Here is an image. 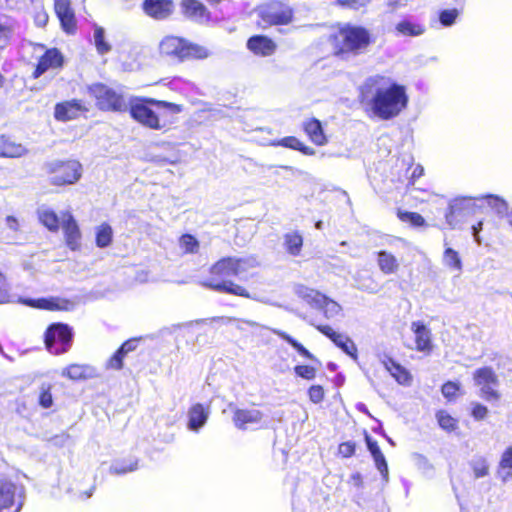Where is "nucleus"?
<instances>
[{
	"mask_svg": "<svg viewBox=\"0 0 512 512\" xmlns=\"http://www.w3.org/2000/svg\"><path fill=\"white\" fill-rule=\"evenodd\" d=\"M87 92L101 111L123 112L127 110L123 94L106 84L93 83L87 87Z\"/></svg>",
	"mask_w": 512,
	"mask_h": 512,
	"instance_id": "5",
	"label": "nucleus"
},
{
	"mask_svg": "<svg viewBox=\"0 0 512 512\" xmlns=\"http://www.w3.org/2000/svg\"><path fill=\"white\" fill-rule=\"evenodd\" d=\"M259 17L264 28L272 25H286L293 18L292 9L279 1L271 0L259 8Z\"/></svg>",
	"mask_w": 512,
	"mask_h": 512,
	"instance_id": "11",
	"label": "nucleus"
},
{
	"mask_svg": "<svg viewBox=\"0 0 512 512\" xmlns=\"http://www.w3.org/2000/svg\"><path fill=\"white\" fill-rule=\"evenodd\" d=\"M210 415V406L196 403L188 410L187 427L193 432H198L207 422Z\"/></svg>",
	"mask_w": 512,
	"mask_h": 512,
	"instance_id": "22",
	"label": "nucleus"
},
{
	"mask_svg": "<svg viewBox=\"0 0 512 512\" xmlns=\"http://www.w3.org/2000/svg\"><path fill=\"white\" fill-rule=\"evenodd\" d=\"M26 148L12 141L8 136L0 134V157L2 158H18L26 154Z\"/></svg>",
	"mask_w": 512,
	"mask_h": 512,
	"instance_id": "26",
	"label": "nucleus"
},
{
	"mask_svg": "<svg viewBox=\"0 0 512 512\" xmlns=\"http://www.w3.org/2000/svg\"><path fill=\"white\" fill-rule=\"evenodd\" d=\"M113 238V230L112 227L108 223H102L96 229V246L99 248L108 247Z\"/></svg>",
	"mask_w": 512,
	"mask_h": 512,
	"instance_id": "42",
	"label": "nucleus"
},
{
	"mask_svg": "<svg viewBox=\"0 0 512 512\" xmlns=\"http://www.w3.org/2000/svg\"><path fill=\"white\" fill-rule=\"evenodd\" d=\"M179 242L185 253H197L199 249V241L191 234H184Z\"/></svg>",
	"mask_w": 512,
	"mask_h": 512,
	"instance_id": "47",
	"label": "nucleus"
},
{
	"mask_svg": "<svg viewBox=\"0 0 512 512\" xmlns=\"http://www.w3.org/2000/svg\"><path fill=\"white\" fill-rule=\"evenodd\" d=\"M6 225L12 231H17L18 230V221L13 216H7L6 217Z\"/></svg>",
	"mask_w": 512,
	"mask_h": 512,
	"instance_id": "64",
	"label": "nucleus"
},
{
	"mask_svg": "<svg viewBox=\"0 0 512 512\" xmlns=\"http://www.w3.org/2000/svg\"><path fill=\"white\" fill-rule=\"evenodd\" d=\"M436 418L439 426L448 432L454 431L458 426V421L446 411L437 412Z\"/></svg>",
	"mask_w": 512,
	"mask_h": 512,
	"instance_id": "45",
	"label": "nucleus"
},
{
	"mask_svg": "<svg viewBox=\"0 0 512 512\" xmlns=\"http://www.w3.org/2000/svg\"><path fill=\"white\" fill-rule=\"evenodd\" d=\"M482 227H483V222L482 221H479L477 224L473 225L472 226V235L474 237V240L477 244H481V239H480V231L482 230Z\"/></svg>",
	"mask_w": 512,
	"mask_h": 512,
	"instance_id": "63",
	"label": "nucleus"
},
{
	"mask_svg": "<svg viewBox=\"0 0 512 512\" xmlns=\"http://www.w3.org/2000/svg\"><path fill=\"white\" fill-rule=\"evenodd\" d=\"M138 469V459L130 457L127 459L115 460L112 462L109 468L110 474L113 475H124Z\"/></svg>",
	"mask_w": 512,
	"mask_h": 512,
	"instance_id": "33",
	"label": "nucleus"
},
{
	"mask_svg": "<svg viewBox=\"0 0 512 512\" xmlns=\"http://www.w3.org/2000/svg\"><path fill=\"white\" fill-rule=\"evenodd\" d=\"M39 221L52 232L59 229V217L54 210L47 206H41L37 210Z\"/></svg>",
	"mask_w": 512,
	"mask_h": 512,
	"instance_id": "32",
	"label": "nucleus"
},
{
	"mask_svg": "<svg viewBox=\"0 0 512 512\" xmlns=\"http://www.w3.org/2000/svg\"><path fill=\"white\" fill-rule=\"evenodd\" d=\"M377 264L381 272L387 275L396 273L400 266L396 256L386 250L377 252Z\"/></svg>",
	"mask_w": 512,
	"mask_h": 512,
	"instance_id": "29",
	"label": "nucleus"
},
{
	"mask_svg": "<svg viewBox=\"0 0 512 512\" xmlns=\"http://www.w3.org/2000/svg\"><path fill=\"white\" fill-rule=\"evenodd\" d=\"M181 9L187 18L195 21L204 19L208 13L204 4L198 0H182Z\"/></svg>",
	"mask_w": 512,
	"mask_h": 512,
	"instance_id": "27",
	"label": "nucleus"
},
{
	"mask_svg": "<svg viewBox=\"0 0 512 512\" xmlns=\"http://www.w3.org/2000/svg\"><path fill=\"white\" fill-rule=\"evenodd\" d=\"M137 344H138V340L137 339H129L127 341H125L120 347L119 349L124 353V355L126 356V354L128 352H131V351H134L137 347Z\"/></svg>",
	"mask_w": 512,
	"mask_h": 512,
	"instance_id": "61",
	"label": "nucleus"
},
{
	"mask_svg": "<svg viewBox=\"0 0 512 512\" xmlns=\"http://www.w3.org/2000/svg\"><path fill=\"white\" fill-rule=\"evenodd\" d=\"M365 442L367 445V449L370 452L375 467L380 472L382 479L384 482H388L389 480V470L388 464L384 454L382 453L377 441H375L366 431H365Z\"/></svg>",
	"mask_w": 512,
	"mask_h": 512,
	"instance_id": "20",
	"label": "nucleus"
},
{
	"mask_svg": "<svg viewBox=\"0 0 512 512\" xmlns=\"http://www.w3.org/2000/svg\"><path fill=\"white\" fill-rule=\"evenodd\" d=\"M481 197H459L449 203L445 212L446 222L450 227H455L460 218L476 212L481 207Z\"/></svg>",
	"mask_w": 512,
	"mask_h": 512,
	"instance_id": "13",
	"label": "nucleus"
},
{
	"mask_svg": "<svg viewBox=\"0 0 512 512\" xmlns=\"http://www.w3.org/2000/svg\"><path fill=\"white\" fill-rule=\"evenodd\" d=\"M84 111H88V109L83 105L82 101L73 99L56 104L54 116L57 120L68 121L77 118Z\"/></svg>",
	"mask_w": 512,
	"mask_h": 512,
	"instance_id": "21",
	"label": "nucleus"
},
{
	"mask_svg": "<svg viewBox=\"0 0 512 512\" xmlns=\"http://www.w3.org/2000/svg\"><path fill=\"white\" fill-rule=\"evenodd\" d=\"M471 467L473 469L475 478H482L488 474L489 467L487 461L482 457L473 459L471 462Z\"/></svg>",
	"mask_w": 512,
	"mask_h": 512,
	"instance_id": "48",
	"label": "nucleus"
},
{
	"mask_svg": "<svg viewBox=\"0 0 512 512\" xmlns=\"http://www.w3.org/2000/svg\"><path fill=\"white\" fill-rule=\"evenodd\" d=\"M443 263L448 268L456 270L459 273L462 271L463 265L459 253L450 247H447L444 251Z\"/></svg>",
	"mask_w": 512,
	"mask_h": 512,
	"instance_id": "43",
	"label": "nucleus"
},
{
	"mask_svg": "<svg viewBox=\"0 0 512 512\" xmlns=\"http://www.w3.org/2000/svg\"><path fill=\"white\" fill-rule=\"evenodd\" d=\"M144 12L156 19H167L174 11V3L172 0H144Z\"/></svg>",
	"mask_w": 512,
	"mask_h": 512,
	"instance_id": "19",
	"label": "nucleus"
},
{
	"mask_svg": "<svg viewBox=\"0 0 512 512\" xmlns=\"http://www.w3.org/2000/svg\"><path fill=\"white\" fill-rule=\"evenodd\" d=\"M263 414L257 409H236L233 415V422L238 429L246 430L258 425Z\"/></svg>",
	"mask_w": 512,
	"mask_h": 512,
	"instance_id": "23",
	"label": "nucleus"
},
{
	"mask_svg": "<svg viewBox=\"0 0 512 512\" xmlns=\"http://www.w3.org/2000/svg\"><path fill=\"white\" fill-rule=\"evenodd\" d=\"M339 454L345 458H349L354 455L356 450V444L352 441L343 442L339 445Z\"/></svg>",
	"mask_w": 512,
	"mask_h": 512,
	"instance_id": "57",
	"label": "nucleus"
},
{
	"mask_svg": "<svg viewBox=\"0 0 512 512\" xmlns=\"http://www.w3.org/2000/svg\"><path fill=\"white\" fill-rule=\"evenodd\" d=\"M294 372L298 377L306 380H312L316 377V369L309 365H296Z\"/></svg>",
	"mask_w": 512,
	"mask_h": 512,
	"instance_id": "51",
	"label": "nucleus"
},
{
	"mask_svg": "<svg viewBox=\"0 0 512 512\" xmlns=\"http://www.w3.org/2000/svg\"><path fill=\"white\" fill-rule=\"evenodd\" d=\"M271 331L273 334L279 336L281 339L290 344L304 358H307L314 362H318V359L312 353H310L308 349H306L300 342H298L288 333L279 329H271Z\"/></svg>",
	"mask_w": 512,
	"mask_h": 512,
	"instance_id": "37",
	"label": "nucleus"
},
{
	"mask_svg": "<svg viewBox=\"0 0 512 512\" xmlns=\"http://www.w3.org/2000/svg\"><path fill=\"white\" fill-rule=\"evenodd\" d=\"M149 105L166 108L173 113L181 112L180 105L153 98H146L138 102L131 103L129 108L131 117L143 126L154 130H160L163 126L160 124L158 115L149 107Z\"/></svg>",
	"mask_w": 512,
	"mask_h": 512,
	"instance_id": "4",
	"label": "nucleus"
},
{
	"mask_svg": "<svg viewBox=\"0 0 512 512\" xmlns=\"http://www.w3.org/2000/svg\"><path fill=\"white\" fill-rule=\"evenodd\" d=\"M399 216L403 221L409 222L415 227H421L425 223L424 218L416 212H401L399 213Z\"/></svg>",
	"mask_w": 512,
	"mask_h": 512,
	"instance_id": "49",
	"label": "nucleus"
},
{
	"mask_svg": "<svg viewBox=\"0 0 512 512\" xmlns=\"http://www.w3.org/2000/svg\"><path fill=\"white\" fill-rule=\"evenodd\" d=\"M10 301L9 290L6 287V277L0 271V304Z\"/></svg>",
	"mask_w": 512,
	"mask_h": 512,
	"instance_id": "58",
	"label": "nucleus"
},
{
	"mask_svg": "<svg viewBox=\"0 0 512 512\" xmlns=\"http://www.w3.org/2000/svg\"><path fill=\"white\" fill-rule=\"evenodd\" d=\"M210 273L223 278V280L208 279L202 282V286L220 293H228L245 298H251L249 292L242 286L225 278L235 276V257H224L210 268Z\"/></svg>",
	"mask_w": 512,
	"mask_h": 512,
	"instance_id": "3",
	"label": "nucleus"
},
{
	"mask_svg": "<svg viewBox=\"0 0 512 512\" xmlns=\"http://www.w3.org/2000/svg\"><path fill=\"white\" fill-rule=\"evenodd\" d=\"M474 384L480 388L479 396L487 402H494L500 399V393L496 387L499 380L491 367L478 368L473 373Z\"/></svg>",
	"mask_w": 512,
	"mask_h": 512,
	"instance_id": "12",
	"label": "nucleus"
},
{
	"mask_svg": "<svg viewBox=\"0 0 512 512\" xmlns=\"http://www.w3.org/2000/svg\"><path fill=\"white\" fill-rule=\"evenodd\" d=\"M357 288L368 293L377 292V285L371 278H368L364 281L357 280Z\"/></svg>",
	"mask_w": 512,
	"mask_h": 512,
	"instance_id": "59",
	"label": "nucleus"
},
{
	"mask_svg": "<svg viewBox=\"0 0 512 512\" xmlns=\"http://www.w3.org/2000/svg\"><path fill=\"white\" fill-rule=\"evenodd\" d=\"M49 442L56 447H64L68 445L71 442L70 435L67 433H61L58 435H55L49 439Z\"/></svg>",
	"mask_w": 512,
	"mask_h": 512,
	"instance_id": "56",
	"label": "nucleus"
},
{
	"mask_svg": "<svg viewBox=\"0 0 512 512\" xmlns=\"http://www.w3.org/2000/svg\"><path fill=\"white\" fill-rule=\"evenodd\" d=\"M303 246V237L298 232H291L284 235V247L292 256H298Z\"/></svg>",
	"mask_w": 512,
	"mask_h": 512,
	"instance_id": "39",
	"label": "nucleus"
},
{
	"mask_svg": "<svg viewBox=\"0 0 512 512\" xmlns=\"http://www.w3.org/2000/svg\"><path fill=\"white\" fill-rule=\"evenodd\" d=\"M409 1L410 0H387V6L393 12L396 11L397 9L405 7Z\"/></svg>",
	"mask_w": 512,
	"mask_h": 512,
	"instance_id": "62",
	"label": "nucleus"
},
{
	"mask_svg": "<svg viewBox=\"0 0 512 512\" xmlns=\"http://www.w3.org/2000/svg\"><path fill=\"white\" fill-rule=\"evenodd\" d=\"M337 2L342 6L357 10L367 5L370 0H337Z\"/></svg>",
	"mask_w": 512,
	"mask_h": 512,
	"instance_id": "60",
	"label": "nucleus"
},
{
	"mask_svg": "<svg viewBox=\"0 0 512 512\" xmlns=\"http://www.w3.org/2000/svg\"><path fill=\"white\" fill-rule=\"evenodd\" d=\"M482 202L485 201L487 205L495 211V213L501 217L504 218L505 213H507V210L509 209L508 203L501 198L498 195L493 194H487L484 196H481Z\"/></svg>",
	"mask_w": 512,
	"mask_h": 512,
	"instance_id": "40",
	"label": "nucleus"
},
{
	"mask_svg": "<svg viewBox=\"0 0 512 512\" xmlns=\"http://www.w3.org/2000/svg\"><path fill=\"white\" fill-rule=\"evenodd\" d=\"M124 357V353L118 348L117 351L107 361L106 367L110 369L120 370L123 367Z\"/></svg>",
	"mask_w": 512,
	"mask_h": 512,
	"instance_id": "54",
	"label": "nucleus"
},
{
	"mask_svg": "<svg viewBox=\"0 0 512 512\" xmlns=\"http://www.w3.org/2000/svg\"><path fill=\"white\" fill-rule=\"evenodd\" d=\"M258 266L259 261L255 256L235 257L236 277L241 280H247L249 271Z\"/></svg>",
	"mask_w": 512,
	"mask_h": 512,
	"instance_id": "34",
	"label": "nucleus"
},
{
	"mask_svg": "<svg viewBox=\"0 0 512 512\" xmlns=\"http://www.w3.org/2000/svg\"><path fill=\"white\" fill-rule=\"evenodd\" d=\"M38 403L41 407L46 409L50 408L53 405V397L50 391V386L45 387L44 385H42Z\"/></svg>",
	"mask_w": 512,
	"mask_h": 512,
	"instance_id": "53",
	"label": "nucleus"
},
{
	"mask_svg": "<svg viewBox=\"0 0 512 512\" xmlns=\"http://www.w3.org/2000/svg\"><path fill=\"white\" fill-rule=\"evenodd\" d=\"M54 10L62 29L68 34H74L76 31V19L70 0H54Z\"/></svg>",
	"mask_w": 512,
	"mask_h": 512,
	"instance_id": "17",
	"label": "nucleus"
},
{
	"mask_svg": "<svg viewBox=\"0 0 512 512\" xmlns=\"http://www.w3.org/2000/svg\"><path fill=\"white\" fill-rule=\"evenodd\" d=\"M304 130L315 145L322 146L327 143L322 123L318 119L312 118L307 121L304 124Z\"/></svg>",
	"mask_w": 512,
	"mask_h": 512,
	"instance_id": "28",
	"label": "nucleus"
},
{
	"mask_svg": "<svg viewBox=\"0 0 512 512\" xmlns=\"http://www.w3.org/2000/svg\"><path fill=\"white\" fill-rule=\"evenodd\" d=\"M460 390V384L453 381H447L443 384L441 391L443 396L451 401L456 397L457 392Z\"/></svg>",
	"mask_w": 512,
	"mask_h": 512,
	"instance_id": "50",
	"label": "nucleus"
},
{
	"mask_svg": "<svg viewBox=\"0 0 512 512\" xmlns=\"http://www.w3.org/2000/svg\"><path fill=\"white\" fill-rule=\"evenodd\" d=\"M498 474L504 482L512 478V446L508 447L503 452L499 463Z\"/></svg>",
	"mask_w": 512,
	"mask_h": 512,
	"instance_id": "41",
	"label": "nucleus"
},
{
	"mask_svg": "<svg viewBox=\"0 0 512 512\" xmlns=\"http://www.w3.org/2000/svg\"><path fill=\"white\" fill-rule=\"evenodd\" d=\"M395 30L399 35L417 37L425 33V26L409 19H404L396 24Z\"/></svg>",
	"mask_w": 512,
	"mask_h": 512,
	"instance_id": "31",
	"label": "nucleus"
},
{
	"mask_svg": "<svg viewBox=\"0 0 512 512\" xmlns=\"http://www.w3.org/2000/svg\"><path fill=\"white\" fill-rule=\"evenodd\" d=\"M62 228L67 247L72 251L79 250L81 246V232L71 213L66 212L63 214Z\"/></svg>",
	"mask_w": 512,
	"mask_h": 512,
	"instance_id": "18",
	"label": "nucleus"
},
{
	"mask_svg": "<svg viewBox=\"0 0 512 512\" xmlns=\"http://www.w3.org/2000/svg\"><path fill=\"white\" fill-rule=\"evenodd\" d=\"M471 406V416L474 418V420L481 421L487 417L489 410L485 405L478 402H472Z\"/></svg>",
	"mask_w": 512,
	"mask_h": 512,
	"instance_id": "52",
	"label": "nucleus"
},
{
	"mask_svg": "<svg viewBox=\"0 0 512 512\" xmlns=\"http://www.w3.org/2000/svg\"><path fill=\"white\" fill-rule=\"evenodd\" d=\"M64 64V56L57 48H50L39 58L35 70L33 71V78L38 79L46 71L50 69H60Z\"/></svg>",
	"mask_w": 512,
	"mask_h": 512,
	"instance_id": "16",
	"label": "nucleus"
},
{
	"mask_svg": "<svg viewBox=\"0 0 512 512\" xmlns=\"http://www.w3.org/2000/svg\"><path fill=\"white\" fill-rule=\"evenodd\" d=\"M162 54L173 56L179 60L204 59L209 56L208 50L198 44L185 41L175 36H167L160 43Z\"/></svg>",
	"mask_w": 512,
	"mask_h": 512,
	"instance_id": "6",
	"label": "nucleus"
},
{
	"mask_svg": "<svg viewBox=\"0 0 512 512\" xmlns=\"http://www.w3.org/2000/svg\"><path fill=\"white\" fill-rule=\"evenodd\" d=\"M459 14L460 11L457 8L441 10L439 12V22L444 27H450L456 22Z\"/></svg>",
	"mask_w": 512,
	"mask_h": 512,
	"instance_id": "46",
	"label": "nucleus"
},
{
	"mask_svg": "<svg viewBox=\"0 0 512 512\" xmlns=\"http://www.w3.org/2000/svg\"><path fill=\"white\" fill-rule=\"evenodd\" d=\"M324 395V389L321 385H312L308 390L309 399L315 404L322 402Z\"/></svg>",
	"mask_w": 512,
	"mask_h": 512,
	"instance_id": "55",
	"label": "nucleus"
},
{
	"mask_svg": "<svg viewBox=\"0 0 512 512\" xmlns=\"http://www.w3.org/2000/svg\"><path fill=\"white\" fill-rule=\"evenodd\" d=\"M311 325L315 326V328L328 337L338 348H340L345 354L349 355L354 360L357 359V347L351 338L348 336L338 333L334 331L328 325H316L313 322H310Z\"/></svg>",
	"mask_w": 512,
	"mask_h": 512,
	"instance_id": "15",
	"label": "nucleus"
},
{
	"mask_svg": "<svg viewBox=\"0 0 512 512\" xmlns=\"http://www.w3.org/2000/svg\"><path fill=\"white\" fill-rule=\"evenodd\" d=\"M296 293L311 307L322 311L326 319H332L338 316L342 311V307L336 301L328 298L317 290L306 286H299L296 289Z\"/></svg>",
	"mask_w": 512,
	"mask_h": 512,
	"instance_id": "8",
	"label": "nucleus"
},
{
	"mask_svg": "<svg viewBox=\"0 0 512 512\" xmlns=\"http://www.w3.org/2000/svg\"><path fill=\"white\" fill-rule=\"evenodd\" d=\"M274 146H282L293 150L300 151L304 155H314L315 150L309 146H306L298 138L294 136H287L278 141L272 143Z\"/></svg>",
	"mask_w": 512,
	"mask_h": 512,
	"instance_id": "36",
	"label": "nucleus"
},
{
	"mask_svg": "<svg viewBox=\"0 0 512 512\" xmlns=\"http://www.w3.org/2000/svg\"><path fill=\"white\" fill-rule=\"evenodd\" d=\"M61 375L71 380H85L94 376V369L89 365L71 364L62 370Z\"/></svg>",
	"mask_w": 512,
	"mask_h": 512,
	"instance_id": "30",
	"label": "nucleus"
},
{
	"mask_svg": "<svg viewBox=\"0 0 512 512\" xmlns=\"http://www.w3.org/2000/svg\"><path fill=\"white\" fill-rule=\"evenodd\" d=\"M412 330L415 334L416 349L429 352L432 349L431 332L422 322H413Z\"/></svg>",
	"mask_w": 512,
	"mask_h": 512,
	"instance_id": "25",
	"label": "nucleus"
},
{
	"mask_svg": "<svg viewBox=\"0 0 512 512\" xmlns=\"http://www.w3.org/2000/svg\"><path fill=\"white\" fill-rule=\"evenodd\" d=\"M51 173L50 181L54 185H68L78 181L81 177L82 166L76 160L52 161L48 164Z\"/></svg>",
	"mask_w": 512,
	"mask_h": 512,
	"instance_id": "10",
	"label": "nucleus"
},
{
	"mask_svg": "<svg viewBox=\"0 0 512 512\" xmlns=\"http://www.w3.org/2000/svg\"><path fill=\"white\" fill-rule=\"evenodd\" d=\"M372 41L368 29L350 23L340 25L338 30L331 35L334 53L343 60L366 53Z\"/></svg>",
	"mask_w": 512,
	"mask_h": 512,
	"instance_id": "2",
	"label": "nucleus"
},
{
	"mask_svg": "<svg viewBox=\"0 0 512 512\" xmlns=\"http://www.w3.org/2000/svg\"><path fill=\"white\" fill-rule=\"evenodd\" d=\"M73 330L65 323H52L46 329L44 342L47 350L55 355L67 352L73 342Z\"/></svg>",
	"mask_w": 512,
	"mask_h": 512,
	"instance_id": "7",
	"label": "nucleus"
},
{
	"mask_svg": "<svg viewBox=\"0 0 512 512\" xmlns=\"http://www.w3.org/2000/svg\"><path fill=\"white\" fill-rule=\"evenodd\" d=\"M18 302L32 308L49 311H72L75 308V302L59 297H41L36 299L20 297Z\"/></svg>",
	"mask_w": 512,
	"mask_h": 512,
	"instance_id": "14",
	"label": "nucleus"
},
{
	"mask_svg": "<svg viewBox=\"0 0 512 512\" xmlns=\"http://www.w3.org/2000/svg\"><path fill=\"white\" fill-rule=\"evenodd\" d=\"M359 100L381 120L397 117L408 105L405 86L389 77L373 75L359 87Z\"/></svg>",
	"mask_w": 512,
	"mask_h": 512,
	"instance_id": "1",
	"label": "nucleus"
},
{
	"mask_svg": "<svg viewBox=\"0 0 512 512\" xmlns=\"http://www.w3.org/2000/svg\"><path fill=\"white\" fill-rule=\"evenodd\" d=\"M16 23L14 20L6 17H0V43H7L15 30Z\"/></svg>",
	"mask_w": 512,
	"mask_h": 512,
	"instance_id": "44",
	"label": "nucleus"
},
{
	"mask_svg": "<svg viewBox=\"0 0 512 512\" xmlns=\"http://www.w3.org/2000/svg\"><path fill=\"white\" fill-rule=\"evenodd\" d=\"M276 47L274 41L264 35L251 36L247 41V48L255 55L263 57L274 54Z\"/></svg>",
	"mask_w": 512,
	"mask_h": 512,
	"instance_id": "24",
	"label": "nucleus"
},
{
	"mask_svg": "<svg viewBox=\"0 0 512 512\" xmlns=\"http://www.w3.org/2000/svg\"><path fill=\"white\" fill-rule=\"evenodd\" d=\"M24 488L0 476V512H20L24 504Z\"/></svg>",
	"mask_w": 512,
	"mask_h": 512,
	"instance_id": "9",
	"label": "nucleus"
},
{
	"mask_svg": "<svg viewBox=\"0 0 512 512\" xmlns=\"http://www.w3.org/2000/svg\"><path fill=\"white\" fill-rule=\"evenodd\" d=\"M93 39L98 54L105 55L112 50L111 44L106 40L104 28L97 24H94Z\"/></svg>",
	"mask_w": 512,
	"mask_h": 512,
	"instance_id": "38",
	"label": "nucleus"
},
{
	"mask_svg": "<svg viewBox=\"0 0 512 512\" xmlns=\"http://www.w3.org/2000/svg\"><path fill=\"white\" fill-rule=\"evenodd\" d=\"M385 368L399 384H409L411 376L409 372L392 358L383 361Z\"/></svg>",
	"mask_w": 512,
	"mask_h": 512,
	"instance_id": "35",
	"label": "nucleus"
}]
</instances>
